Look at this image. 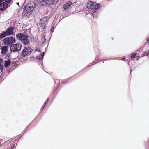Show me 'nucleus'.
I'll return each instance as SVG.
<instances>
[{"instance_id": "obj_1", "label": "nucleus", "mask_w": 149, "mask_h": 149, "mask_svg": "<svg viewBox=\"0 0 149 149\" xmlns=\"http://www.w3.org/2000/svg\"><path fill=\"white\" fill-rule=\"evenodd\" d=\"M17 38L24 44L28 43V35L26 34L19 33L16 36Z\"/></svg>"}, {"instance_id": "obj_2", "label": "nucleus", "mask_w": 149, "mask_h": 149, "mask_svg": "<svg viewBox=\"0 0 149 149\" xmlns=\"http://www.w3.org/2000/svg\"><path fill=\"white\" fill-rule=\"evenodd\" d=\"M100 5L99 4H97L96 2H92L90 1L87 5V7L89 9H91L93 10H96L100 7Z\"/></svg>"}, {"instance_id": "obj_3", "label": "nucleus", "mask_w": 149, "mask_h": 149, "mask_svg": "<svg viewBox=\"0 0 149 149\" xmlns=\"http://www.w3.org/2000/svg\"><path fill=\"white\" fill-rule=\"evenodd\" d=\"M15 41V39L12 37H7L4 38L3 42L5 45H10L13 44Z\"/></svg>"}, {"instance_id": "obj_4", "label": "nucleus", "mask_w": 149, "mask_h": 149, "mask_svg": "<svg viewBox=\"0 0 149 149\" xmlns=\"http://www.w3.org/2000/svg\"><path fill=\"white\" fill-rule=\"evenodd\" d=\"M22 47V45L21 43H17L12 45L10 48V50L12 52H17L21 49Z\"/></svg>"}, {"instance_id": "obj_5", "label": "nucleus", "mask_w": 149, "mask_h": 149, "mask_svg": "<svg viewBox=\"0 0 149 149\" xmlns=\"http://www.w3.org/2000/svg\"><path fill=\"white\" fill-rule=\"evenodd\" d=\"M32 52V49L29 47H25L22 52V55L23 57H25L27 55L31 54Z\"/></svg>"}, {"instance_id": "obj_6", "label": "nucleus", "mask_w": 149, "mask_h": 149, "mask_svg": "<svg viewBox=\"0 0 149 149\" xmlns=\"http://www.w3.org/2000/svg\"><path fill=\"white\" fill-rule=\"evenodd\" d=\"M27 8L26 5L24 8V9L23 11V14L25 15L29 16L30 15L33 11H31V7Z\"/></svg>"}, {"instance_id": "obj_7", "label": "nucleus", "mask_w": 149, "mask_h": 149, "mask_svg": "<svg viewBox=\"0 0 149 149\" xmlns=\"http://www.w3.org/2000/svg\"><path fill=\"white\" fill-rule=\"evenodd\" d=\"M8 7V5L6 2H3L0 4V10L2 11L5 10Z\"/></svg>"}, {"instance_id": "obj_8", "label": "nucleus", "mask_w": 149, "mask_h": 149, "mask_svg": "<svg viewBox=\"0 0 149 149\" xmlns=\"http://www.w3.org/2000/svg\"><path fill=\"white\" fill-rule=\"evenodd\" d=\"M14 29V28L13 27L8 28L5 31L8 36L13 34Z\"/></svg>"}, {"instance_id": "obj_9", "label": "nucleus", "mask_w": 149, "mask_h": 149, "mask_svg": "<svg viewBox=\"0 0 149 149\" xmlns=\"http://www.w3.org/2000/svg\"><path fill=\"white\" fill-rule=\"evenodd\" d=\"M26 8H28V7H31V11H33L34 9L35 5L34 2L33 1H31L30 3H27L26 4Z\"/></svg>"}, {"instance_id": "obj_10", "label": "nucleus", "mask_w": 149, "mask_h": 149, "mask_svg": "<svg viewBox=\"0 0 149 149\" xmlns=\"http://www.w3.org/2000/svg\"><path fill=\"white\" fill-rule=\"evenodd\" d=\"M43 2L44 3H46V4L51 5L53 4L55 1L54 0H45Z\"/></svg>"}, {"instance_id": "obj_11", "label": "nucleus", "mask_w": 149, "mask_h": 149, "mask_svg": "<svg viewBox=\"0 0 149 149\" xmlns=\"http://www.w3.org/2000/svg\"><path fill=\"white\" fill-rule=\"evenodd\" d=\"M72 4L71 2L69 1L66 3H65L63 6L64 8L66 10L69 8L71 6V5Z\"/></svg>"}, {"instance_id": "obj_12", "label": "nucleus", "mask_w": 149, "mask_h": 149, "mask_svg": "<svg viewBox=\"0 0 149 149\" xmlns=\"http://www.w3.org/2000/svg\"><path fill=\"white\" fill-rule=\"evenodd\" d=\"M1 53L2 54H4L7 50V47L6 46H2L1 48Z\"/></svg>"}, {"instance_id": "obj_13", "label": "nucleus", "mask_w": 149, "mask_h": 149, "mask_svg": "<svg viewBox=\"0 0 149 149\" xmlns=\"http://www.w3.org/2000/svg\"><path fill=\"white\" fill-rule=\"evenodd\" d=\"M7 36H8V35L6 34V32L5 31H3L2 33L0 34V39H2L3 38Z\"/></svg>"}, {"instance_id": "obj_14", "label": "nucleus", "mask_w": 149, "mask_h": 149, "mask_svg": "<svg viewBox=\"0 0 149 149\" xmlns=\"http://www.w3.org/2000/svg\"><path fill=\"white\" fill-rule=\"evenodd\" d=\"M10 63V61L8 60L7 61H6L4 64V66L5 67H7L9 66Z\"/></svg>"}, {"instance_id": "obj_15", "label": "nucleus", "mask_w": 149, "mask_h": 149, "mask_svg": "<svg viewBox=\"0 0 149 149\" xmlns=\"http://www.w3.org/2000/svg\"><path fill=\"white\" fill-rule=\"evenodd\" d=\"M44 55V53L43 52L41 54H39L37 56V58L39 60L41 59L43 57Z\"/></svg>"}, {"instance_id": "obj_16", "label": "nucleus", "mask_w": 149, "mask_h": 149, "mask_svg": "<svg viewBox=\"0 0 149 149\" xmlns=\"http://www.w3.org/2000/svg\"><path fill=\"white\" fill-rule=\"evenodd\" d=\"M47 19L46 17H44L42 19H40V21L42 24H44L45 22H46Z\"/></svg>"}, {"instance_id": "obj_17", "label": "nucleus", "mask_w": 149, "mask_h": 149, "mask_svg": "<svg viewBox=\"0 0 149 149\" xmlns=\"http://www.w3.org/2000/svg\"><path fill=\"white\" fill-rule=\"evenodd\" d=\"M98 14L97 12L96 11H94V12H93L92 14V16L93 17H97V16H98Z\"/></svg>"}, {"instance_id": "obj_18", "label": "nucleus", "mask_w": 149, "mask_h": 149, "mask_svg": "<svg viewBox=\"0 0 149 149\" xmlns=\"http://www.w3.org/2000/svg\"><path fill=\"white\" fill-rule=\"evenodd\" d=\"M137 55V53H134V54H131V58H134Z\"/></svg>"}, {"instance_id": "obj_19", "label": "nucleus", "mask_w": 149, "mask_h": 149, "mask_svg": "<svg viewBox=\"0 0 149 149\" xmlns=\"http://www.w3.org/2000/svg\"><path fill=\"white\" fill-rule=\"evenodd\" d=\"M54 26L52 25V26L51 29V32L52 33L54 31Z\"/></svg>"}, {"instance_id": "obj_20", "label": "nucleus", "mask_w": 149, "mask_h": 149, "mask_svg": "<svg viewBox=\"0 0 149 149\" xmlns=\"http://www.w3.org/2000/svg\"><path fill=\"white\" fill-rule=\"evenodd\" d=\"M5 2L7 3H10L12 2V0H5Z\"/></svg>"}, {"instance_id": "obj_21", "label": "nucleus", "mask_w": 149, "mask_h": 149, "mask_svg": "<svg viewBox=\"0 0 149 149\" xmlns=\"http://www.w3.org/2000/svg\"><path fill=\"white\" fill-rule=\"evenodd\" d=\"M149 55V52H146L144 53V56H147Z\"/></svg>"}, {"instance_id": "obj_22", "label": "nucleus", "mask_w": 149, "mask_h": 149, "mask_svg": "<svg viewBox=\"0 0 149 149\" xmlns=\"http://www.w3.org/2000/svg\"><path fill=\"white\" fill-rule=\"evenodd\" d=\"M1 60L0 61V69L2 70L3 66L1 64Z\"/></svg>"}, {"instance_id": "obj_23", "label": "nucleus", "mask_w": 149, "mask_h": 149, "mask_svg": "<svg viewBox=\"0 0 149 149\" xmlns=\"http://www.w3.org/2000/svg\"><path fill=\"white\" fill-rule=\"evenodd\" d=\"M49 100V98H47L46 100L45 101V102L44 104L45 105L48 102V101Z\"/></svg>"}, {"instance_id": "obj_24", "label": "nucleus", "mask_w": 149, "mask_h": 149, "mask_svg": "<svg viewBox=\"0 0 149 149\" xmlns=\"http://www.w3.org/2000/svg\"><path fill=\"white\" fill-rule=\"evenodd\" d=\"M45 106V105L44 104V105L41 108V109H40L41 111H42V110H43V109L44 108Z\"/></svg>"}, {"instance_id": "obj_25", "label": "nucleus", "mask_w": 149, "mask_h": 149, "mask_svg": "<svg viewBox=\"0 0 149 149\" xmlns=\"http://www.w3.org/2000/svg\"><path fill=\"white\" fill-rule=\"evenodd\" d=\"M15 146V144H13V145L11 147V149H14Z\"/></svg>"}, {"instance_id": "obj_26", "label": "nucleus", "mask_w": 149, "mask_h": 149, "mask_svg": "<svg viewBox=\"0 0 149 149\" xmlns=\"http://www.w3.org/2000/svg\"><path fill=\"white\" fill-rule=\"evenodd\" d=\"M4 0H0V3L3 1Z\"/></svg>"}, {"instance_id": "obj_27", "label": "nucleus", "mask_w": 149, "mask_h": 149, "mask_svg": "<svg viewBox=\"0 0 149 149\" xmlns=\"http://www.w3.org/2000/svg\"><path fill=\"white\" fill-rule=\"evenodd\" d=\"M147 42L149 43V38L147 40Z\"/></svg>"}, {"instance_id": "obj_28", "label": "nucleus", "mask_w": 149, "mask_h": 149, "mask_svg": "<svg viewBox=\"0 0 149 149\" xmlns=\"http://www.w3.org/2000/svg\"><path fill=\"white\" fill-rule=\"evenodd\" d=\"M93 63H92V64H91V65H89L88 66H88H91V65H93Z\"/></svg>"}, {"instance_id": "obj_29", "label": "nucleus", "mask_w": 149, "mask_h": 149, "mask_svg": "<svg viewBox=\"0 0 149 149\" xmlns=\"http://www.w3.org/2000/svg\"><path fill=\"white\" fill-rule=\"evenodd\" d=\"M125 58H123V59H122L123 60H125Z\"/></svg>"}, {"instance_id": "obj_30", "label": "nucleus", "mask_w": 149, "mask_h": 149, "mask_svg": "<svg viewBox=\"0 0 149 149\" xmlns=\"http://www.w3.org/2000/svg\"><path fill=\"white\" fill-rule=\"evenodd\" d=\"M16 4H17L18 5H19V3H16Z\"/></svg>"}, {"instance_id": "obj_31", "label": "nucleus", "mask_w": 149, "mask_h": 149, "mask_svg": "<svg viewBox=\"0 0 149 149\" xmlns=\"http://www.w3.org/2000/svg\"><path fill=\"white\" fill-rule=\"evenodd\" d=\"M139 58H137V60H139Z\"/></svg>"}, {"instance_id": "obj_32", "label": "nucleus", "mask_w": 149, "mask_h": 149, "mask_svg": "<svg viewBox=\"0 0 149 149\" xmlns=\"http://www.w3.org/2000/svg\"><path fill=\"white\" fill-rule=\"evenodd\" d=\"M41 65H42V64H41Z\"/></svg>"}, {"instance_id": "obj_33", "label": "nucleus", "mask_w": 149, "mask_h": 149, "mask_svg": "<svg viewBox=\"0 0 149 149\" xmlns=\"http://www.w3.org/2000/svg\"><path fill=\"white\" fill-rule=\"evenodd\" d=\"M88 67V66L87 67H86V68H87Z\"/></svg>"}, {"instance_id": "obj_34", "label": "nucleus", "mask_w": 149, "mask_h": 149, "mask_svg": "<svg viewBox=\"0 0 149 149\" xmlns=\"http://www.w3.org/2000/svg\"><path fill=\"white\" fill-rule=\"evenodd\" d=\"M88 67V66L87 67H86V68H87Z\"/></svg>"}]
</instances>
